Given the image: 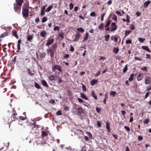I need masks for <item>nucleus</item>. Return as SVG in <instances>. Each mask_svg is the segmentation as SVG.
Instances as JSON below:
<instances>
[{"label": "nucleus", "mask_w": 151, "mask_h": 151, "mask_svg": "<svg viewBox=\"0 0 151 151\" xmlns=\"http://www.w3.org/2000/svg\"><path fill=\"white\" fill-rule=\"evenodd\" d=\"M16 4H14V9L15 12L19 14L21 11V6L24 2L23 0H16Z\"/></svg>", "instance_id": "1"}, {"label": "nucleus", "mask_w": 151, "mask_h": 151, "mask_svg": "<svg viewBox=\"0 0 151 151\" xmlns=\"http://www.w3.org/2000/svg\"><path fill=\"white\" fill-rule=\"evenodd\" d=\"M28 4L25 3L22 7V14L23 16L24 17H26L29 15V9Z\"/></svg>", "instance_id": "2"}, {"label": "nucleus", "mask_w": 151, "mask_h": 151, "mask_svg": "<svg viewBox=\"0 0 151 151\" xmlns=\"http://www.w3.org/2000/svg\"><path fill=\"white\" fill-rule=\"evenodd\" d=\"M36 139L37 143L38 144H44L46 142V141L43 137L36 138Z\"/></svg>", "instance_id": "3"}, {"label": "nucleus", "mask_w": 151, "mask_h": 151, "mask_svg": "<svg viewBox=\"0 0 151 151\" xmlns=\"http://www.w3.org/2000/svg\"><path fill=\"white\" fill-rule=\"evenodd\" d=\"M55 70H58L60 72H63L61 67L58 65H55L52 68V71H54Z\"/></svg>", "instance_id": "4"}, {"label": "nucleus", "mask_w": 151, "mask_h": 151, "mask_svg": "<svg viewBox=\"0 0 151 151\" xmlns=\"http://www.w3.org/2000/svg\"><path fill=\"white\" fill-rule=\"evenodd\" d=\"M54 41L55 40L53 38H49L47 40V42L45 44V45L47 46H49L51 45H52V44H53L54 43Z\"/></svg>", "instance_id": "5"}, {"label": "nucleus", "mask_w": 151, "mask_h": 151, "mask_svg": "<svg viewBox=\"0 0 151 151\" xmlns=\"http://www.w3.org/2000/svg\"><path fill=\"white\" fill-rule=\"evenodd\" d=\"M47 52L48 54L49 53H50V55L51 58H52L53 57V56L55 51L51 49L50 48L49 49L47 50Z\"/></svg>", "instance_id": "6"}, {"label": "nucleus", "mask_w": 151, "mask_h": 151, "mask_svg": "<svg viewBox=\"0 0 151 151\" xmlns=\"http://www.w3.org/2000/svg\"><path fill=\"white\" fill-rule=\"evenodd\" d=\"M111 32H113L116 30L117 29V26L116 25V24L114 22H112L111 25Z\"/></svg>", "instance_id": "7"}, {"label": "nucleus", "mask_w": 151, "mask_h": 151, "mask_svg": "<svg viewBox=\"0 0 151 151\" xmlns=\"http://www.w3.org/2000/svg\"><path fill=\"white\" fill-rule=\"evenodd\" d=\"M145 83L146 84L148 85L151 83V78L149 77H147L145 79Z\"/></svg>", "instance_id": "8"}, {"label": "nucleus", "mask_w": 151, "mask_h": 151, "mask_svg": "<svg viewBox=\"0 0 151 151\" xmlns=\"http://www.w3.org/2000/svg\"><path fill=\"white\" fill-rule=\"evenodd\" d=\"M77 112L76 114L78 116H80L81 115V114L83 112V110L81 107H78L77 109Z\"/></svg>", "instance_id": "9"}, {"label": "nucleus", "mask_w": 151, "mask_h": 151, "mask_svg": "<svg viewBox=\"0 0 151 151\" xmlns=\"http://www.w3.org/2000/svg\"><path fill=\"white\" fill-rule=\"evenodd\" d=\"M57 76L56 74L52 75L49 77V79L51 81H52L54 80L57 79Z\"/></svg>", "instance_id": "10"}, {"label": "nucleus", "mask_w": 151, "mask_h": 151, "mask_svg": "<svg viewBox=\"0 0 151 151\" xmlns=\"http://www.w3.org/2000/svg\"><path fill=\"white\" fill-rule=\"evenodd\" d=\"M47 5V4L46 5L43 6L41 9L40 15L42 16H43L45 14V10Z\"/></svg>", "instance_id": "11"}, {"label": "nucleus", "mask_w": 151, "mask_h": 151, "mask_svg": "<svg viewBox=\"0 0 151 151\" xmlns=\"http://www.w3.org/2000/svg\"><path fill=\"white\" fill-rule=\"evenodd\" d=\"M143 78V74L140 73L137 77V79L139 81L141 80Z\"/></svg>", "instance_id": "12"}, {"label": "nucleus", "mask_w": 151, "mask_h": 151, "mask_svg": "<svg viewBox=\"0 0 151 151\" xmlns=\"http://www.w3.org/2000/svg\"><path fill=\"white\" fill-rule=\"evenodd\" d=\"M151 2V1L150 0L147 1L143 4L144 7L145 8H147L149 5L150 4Z\"/></svg>", "instance_id": "13"}, {"label": "nucleus", "mask_w": 151, "mask_h": 151, "mask_svg": "<svg viewBox=\"0 0 151 151\" xmlns=\"http://www.w3.org/2000/svg\"><path fill=\"white\" fill-rule=\"evenodd\" d=\"M21 40L19 39L18 41L17 47L18 50L17 51V52H18L20 49V44L21 42Z\"/></svg>", "instance_id": "14"}, {"label": "nucleus", "mask_w": 151, "mask_h": 151, "mask_svg": "<svg viewBox=\"0 0 151 151\" xmlns=\"http://www.w3.org/2000/svg\"><path fill=\"white\" fill-rule=\"evenodd\" d=\"M80 33H77L75 35V39L73 41L74 42H76L78 41L80 37Z\"/></svg>", "instance_id": "15"}, {"label": "nucleus", "mask_w": 151, "mask_h": 151, "mask_svg": "<svg viewBox=\"0 0 151 151\" xmlns=\"http://www.w3.org/2000/svg\"><path fill=\"white\" fill-rule=\"evenodd\" d=\"M141 48L144 50H145L147 51L148 52H151V51L150 50L149 48L147 46H142Z\"/></svg>", "instance_id": "16"}, {"label": "nucleus", "mask_w": 151, "mask_h": 151, "mask_svg": "<svg viewBox=\"0 0 151 151\" xmlns=\"http://www.w3.org/2000/svg\"><path fill=\"white\" fill-rule=\"evenodd\" d=\"M11 119H12V121H16L18 119V118H17L15 114H12V116L11 117Z\"/></svg>", "instance_id": "17"}, {"label": "nucleus", "mask_w": 151, "mask_h": 151, "mask_svg": "<svg viewBox=\"0 0 151 151\" xmlns=\"http://www.w3.org/2000/svg\"><path fill=\"white\" fill-rule=\"evenodd\" d=\"M41 82L42 84L44 86L47 88L49 87L48 85L47 82L45 80H42L41 81Z\"/></svg>", "instance_id": "18"}, {"label": "nucleus", "mask_w": 151, "mask_h": 151, "mask_svg": "<svg viewBox=\"0 0 151 151\" xmlns=\"http://www.w3.org/2000/svg\"><path fill=\"white\" fill-rule=\"evenodd\" d=\"M98 82V80H96L94 79L93 80L91 81L90 83L92 86H93L96 83H97Z\"/></svg>", "instance_id": "19"}, {"label": "nucleus", "mask_w": 151, "mask_h": 151, "mask_svg": "<svg viewBox=\"0 0 151 151\" xmlns=\"http://www.w3.org/2000/svg\"><path fill=\"white\" fill-rule=\"evenodd\" d=\"M81 97L85 100H88V99L85 96L84 93H81Z\"/></svg>", "instance_id": "20"}, {"label": "nucleus", "mask_w": 151, "mask_h": 151, "mask_svg": "<svg viewBox=\"0 0 151 151\" xmlns=\"http://www.w3.org/2000/svg\"><path fill=\"white\" fill-rule=\"evenodd\" d=\"M89 36L88 33V32H86V34L85 35L84 37V39L83 40V42H85L87 40Z\"/></svg>", "instance_id": "21"}, {"label": "nucleus", "mask_w": 151, "mask_h": 151, "mask_svg": "<svg viewBox=\"0 0 151 151\" xmlns=\"http://www.w3.org/2000/svg\"><path fill=\"white\" fill-rule=\"evenodd\" d=\"M12 32L13 34V35L18 39V37L17 35V32L15 30H13Z\"/></svg>", "instance_id": "22"}, {"label": "nucleus", "mask_w": 151, "mask_h": 151, "mask_svg": "<svg viewBox=\"0 0 151 151\" xmlns=\"http://www.w3.org/2000/svg\"><path fill=\"white\" fill-rule=\"evenodd\" d=\"M106 128L108 130V132H109L110 130V129L109 124L108 122L106 123Z\"/></svg>", "instance_id": "23"}, {"label": "nucleus", "mask_w": 151, "mask_h": 151, "mask_svg": "<svg viewBox=\"0 0 151 151\" xmlns=\"http://www.w3.org/2000/svg\"><path fill=\"white\" fill-rule=\"evenodd\" d=\"M47 35V33L45 31H43L41 32L40 35L42 37H44Z\"/></svg>", "instance_id": "24"}, {"label": "nucleus", "mask_w": 151, "mask_h": 151, "mask_svg": "<svg viewBox=\"0 0 151 151\" xmlns=\"http://www.w3.org/2000/svg\"><path fill=\"white\" fill-rule=\"evenodd\" d=\"M67 94L70 98L72 99L73 98L72 93L69 90L68 91H67Z\"/></svg>", "instance_id": "25"}, {"label": "nucleus", "mask_w": 151, "mask_h": 151, "mask_svg": "<svg viewBox=\"0 0 151 151\" xmlns=\"http://www.w3.org/2000/svg\"><path fill=\"white\" fill-rule=\"evenodd\" d=\"M57 47V45L56 43H55L52 46V49H51L55 51H56V48Z\"/></svg>", "instance_id": "26"}, {"label": "nucleus", "mask_w": 151, "mask_h": 151, "mask_svg": "<svg viewBox=\"0 0 151 151\" xmlns=\"http://www.w3.org/2000/svg\"><path fill=\"white\" fill-rule=\"evenodd\" d=\"M53 7V6H50L46 9L45 12H49L52 9Z\"/></svg>", "instance_id": "27"}, {"label": "nucleus", "mask_w": 151, "mask_h": 151, "mask_svg": "<svg viewBox=\"0 0 151 151\" xmlns=\"http://www.w3.org/2000/svg\"><path fill=\"white\" fill-rule=\"evenodd\" d=\"M32 125L33 126V127H32V129H33L34 128H39L40 127V126L39 125H36V124L35 123H33L32 124Z\"/></svg>", "instance_id": "28"}, {"label": "nucleus", "mask_w": 151, "mask_h": 151, "mask_svg": "<svg viewBox=\"0 0 151 151\" xmlns=\"http://www.w3.org/2000/svg\"><path fill=\"white\" fill-rule=\"evenodd\" d=\"M104 24L103 23H102L100 24L99 25L98 28L100 30H102L104 29Z\"/></svg>", "instance_id": "29"}, {"label": "nucleus", "mask_w": 151, "mask_h": 151, "mask_svg": "<svg viewBox=\"0 0 151 151\" xmlns=\"http://www.w3.org/2000/svg\"><path fill=\"white\" fill-rule=\"evenodd\" d=\"M119 49L118 47H114L113 48V52L115 54H117L119 52Z\"/></svg>", "instance_id": "30"}, {"label": "nucleus", "mask_w": 151, "mask_h": 151, "mask_svg": "<svg viewBox=\"0 0 151 151\" xmlns=\"http://www.w3.org/2000/svg\"><path fill=\"white\" fill-rule=\"evenodd\" d=\"M8 35V33L6 32H5V33L0 35V37L3 38Z\"/></svg>", "instance_id": "31"}, {"label": "nucleus", "mask_w": 151, "mask_h": 151, "mask_svg": "<svg viewBox=\"0 0 151 151\" xmlns=\"http://www.w3.org/2000/svg\"><path fill=\"white\" fill-rule=\"evenodd\" d=\"M46 55V53L44 52L40 54V57L42 58H44L45 57Z\"/></svg>", "instance_id": "32"}, {"label": "nucleus", "mask_w": 151, "mask_h": 151, "mask_svg": "<svg viewBox=\"0 0 151 151\" xmlns=\"http://www.w3.org/2000/svg\"><path fill=\"white\" fill-rule=\"evenodd\" d=\"M116 94V92L113 91H111L110 92V95L111 96H114Z\"/></svg>", "instance_id": "33"}, {"label": "nucleus", "mask_w": 151, "mask_h": 151, "mask_svg": "<svg viewBox=\"0 0 151 151\" xmlns=\"http://www.w3.org/2000/svg\"><path fill=\"white\" fill-rule=\"evenodd\" d=\"M134 74L133 73L131 74L130 75V77L129 78V79H128L129 81H131L133 80V77H134Z\"/></svg>", "instance_id": "34"}, {"label": "nucleus", "mask_w": 151, "mask_h": 151, "mask_svg": "<svg viewBox=\"0 0 151 151\" xmlns=\"http://www.w3.org/2000/svg\"><path fill=\"white\" fill-rule=\"evenodd\" d=\"M110 36V35H106L105 36V41H108L109 39Z\"/></svg>", "instance_id": "35"}, {"label": "nucleus", "mask_w": 151, "mask_h": 151, "mask_svg": "<svg viewBox=\"0 0 151 151\" xmlns=\"http://www.w3.org/2000/svg\"><path fill=\"white\" fill-rule=\"evenodd\" d=\"M42 137H44L45 136H47L48 135V134L46 133L45 131H43L42 132Z\"/></svg>", "instance_id": "36"}, {"label": "nucleus", "mask_w": 151, "mask_h": 151, "mask_svg": "<svg viewBox=\"0 0 151 151\" xmlns=\"http://www.w3.org/2000/svg\"><path fill=\"white\" fill-rule=\"evenodd\" d=\"M111 21L110 20H109L108 21V22L106 23V24H105V27H108L110 25L111 23Z\"/></svg>", "instance_id": "37"}, {"label": "nucleus", "mask_w": 151, "mask_h": 151, "mask_svg": "<svg viewBox=\"0 0 151 151\" xmlns=\"http://www.w3.org/2000/svg\"><path fill=\"white\" fill-rule=\"evenodd\" d=\"M78 31L81 32L82 33H83L84 31V29L82 27L78 28L77 29Z\"/></svg>", "instance_id": "38"}, {"label": "nucleus", "mask_w": 151, "mask_h": 151, "mask_svg": "<svg viewBox=\"0 0 151 151\" xmlns=\"http://www.w3.org/2000/svg\"><path fill=\"white\" fill-rule=\"evenodd\" d=\"M86 133L88 136L89 138L90 139H91L92 138V136L91 133L90 132H86Z\"/></svg>", "instance_id": "39"}, {"label": "nucleus", "mask_w": 151, "mask_h": 151, "mask_svg": "<svg viewBox=\"0 0 151 151\" xmlns=\"http://www.w3.org/2000/svg\"><path fill=\"white\" fill-rule=\"evenodd\" d=\"M35 87L37 89H40L41 88L40 85L37 83H35Z\"/></svg>", "instance_id": "40"}, {"label": "nucleus", "mask_w": 151, "mask_h": 151, "mask_svg": "<svg viewBox=\"0 0 151 151\" xmlns=\"http://www.w3.org/2000/svg\"><path fill=\"white\" fill-rule=\"evenodd\" d=\"M91 93L92 96H93V97H94L96 100H97V96L95 95L94 92L93 91H92Z\"/></svg>", "instance_id": "41"}, {"label": "nucleus", "mask_w": 151, "mask_h": 151, "mask_svg": "<svg viewBox=\"0 0 151 151\" xmlns=\"http://www.w3.org/2000/svg\"><path fill=\"white\" fill-rule=\"evenodd\" d=\"M47 18L46 17H45L42 18V23H44L47 21Z\"/></svg>", "instance_id": "42"}, {"label": "nucleus", "mask_w": 151, "mask_h": 151, "mask_svg": "<svg viewBox=\"0 0 151 151\" xmlns=\"http://www.w3.org/2000/svg\"><path fill=\"white\" fill-rule=\"evenodd\" d=\"M33 39V36L32 35H29L27 37V40L29 41H31Z\"/></svg>", "instance_id": "43"}, {"label": "nucleus", "mask_w": 151, "mask_h": 151, "mask_svg": "<svg viewBox=\"0 0 151 151\" xmlns=\"http://www.w3.org/2000/svg\"><path fill=\"white\" fill-rule=\"evenodd\" d=\"M127 65H126L123 69V72L124 73H125L127 71V70L128 68H127Z\"/></svg>", "instance_id": "44"}, {"label": "nucleus", "mask_w": 151, "mask_h": 151, "mask_svg": "<svg viewBox=\"0 0 151 151\" xmlns=\"http://www.w3.org/2000/svg\"><path fill=\"white\" fill-rule=\"evenodd\" d=\"M131 32V31L130 30L126 31H125V36L124 37V38L126 37Z\"/></svg>", "instance_id": "45"}, {"label": "nucleus", "mask_w": 151, "mask_h": 151, "mask_svg": "<svg viewBox=\"0 0 151 151\" xmlns=\"http://www.w3.org/2000/svg\"><path fill=\"white\" fill-rule=\"evenodd\" d=\"M138 40L140 42L142 43L145 41V38H142L141 37H139L138 39Z\"/></svg>", "instance_id": "46"}, {"label": "nucleus", "mask_w": 151, "mask_h": 151, "mask_svg": "<svg viewBox=\"0 0 151 151\" xmlns=\"http://www.w3.org/2000/svg\"><path fill=\"white\" fill-rule=\"evenodd\" d=\"M108 98V96H107V95L106 94L105 95V98L103 101V102L104 103V104H106V101Z\"/></svg>", "instance_id": "47"}, {"label": "nucleus", "mask_w": 151, "mask_h": 151, "mask_svg": "<svg viewBox=\"0 0 151 151\" xmlns=\"http://www.w3.org/2000/svg\"><path fill=\"white\" fill-rule=\"evenodd\" d=\"M150 121L149 119H145L143 121V123L144 124H147Z\"/></svg>", "instance_id": "48"}, {"label": "nucleus", "mask_w": 151, "mask_h": 151, "mask_svg": "<svg viewBox=\"0 0 151 151\" xmlns=\"http://www.w3.org/2000/svg\"><path fill=\"white\" fill-rule=\"evenodd\" d=\"M64 34L63 32H62L61 33L59 34V36L62 39L64 38Z\"/></svg>", "instance_id": "49"}, {"label": "nucleus", "mask_w": 151, "mask_h": 151, "mask_svg": "<svg viewBox=\"0 0 151 151\" xmlns=\"http://www.w3.org/2000/svg\"><path fill=\"white\" fill-rule=\"evenodd\" d=\"M74 6L73 4L71 3L69 4V9L70 10H71L73 8Z\"/></svg>", "instance_id": "50"}, {"label": "nucleus", "mask_w": 151, "mask_h": 151, "mask_svg": "<svg viewBox=\"0 0 151 151\" xmlns=\"http://www.w3.org/2000/svg\"><path fill=\"white\" fill-rule=\"evenodd\" d=\"M141 69L142 70L145 71L146 72H147V67L144 66Z\"/></svg>", "instance_id": "51"}, {"label": "nucleus", "mask_w": 151, "mask_h": 151, "mask_svg": "<svg viewBox=\"0 0 151 151\" xmlns=\"http://www.w3.org/2000/svg\"><path fill=\"white\" fill-rule=\"evenodd\" d=\"M90 15L92 17H95L96 16V14L94 12H93L91 13Z\"/></svg>", "instance_id": "52"}, {"label": "nucleus", "mask_w": 151, "mask_h": 151, "mask_svg": "<svg viewBox=\"0 0 151 151\" xmlns=\"http://www.w3.org/2000/svg\"><path fill=\"white\" fill-rule=\"evenodd\" d=\"M27 70L28 72L29 73L30 76H32L34 75V73H32V71H30V70L29 68L27 69Z\"/></svg>", "instance_id": "53"}, {"label": "nucleus", "mask_w": 151, "mask_h": 151, "mask_svg": "<svg viewBox=\"0 0 151 151\" xmlns=\"http://www.w3.org/2000/svg\"><path fill=\"white\" fill-rule=\"evenodd\" d=\"M132 43V41L130 40H128L126 41V44H131Z\"/></svg>", "instance_id": "54"}, {"label": "nucleus", "mask_w": 151, "mask_h": 151, "mask_svg": "<svg viewBox=\"0 0 151 151\" xmlns=\"http://www.w3.org/2000/svg\"><path fill=\"white\" fill-rule=\"evenodd\" d=\"M146 55V59H150V60L151 59V56H150V54H147Z\"/></svg>", "instance_id": "55"}, {"label": "nucleus", "mask_w": 151, "mask_h": 151, "mask_svg": "<svg viewBox=\"0 0 151 151\" xmlns=\"http://www.w3.org/2000/svg\"><path fill=\"white\" fill-rule=\"evenodd\" d=\"M130 29L131 30H133L135 29V27H134V26L132 24H131L130 25Z\"/></svg>", "instance_id": "56"}, {"label": "nucleus", "mask_w": 151, "mask_h": 151, "mask_svg": "<svg viewBox=\"0 0 151 151\" xmlns=\"http://www.w3.org/2000/svg\"><path fill=\"white\" fill-rule=\"evenodd\" d=\"M105 15V13L102 14L101 16V20L102 21L104 20V18Z\"/></svg>", "instance_id": "57"}, {"label": "nucleus", "mask_w": 151, "mask_h": 151, "mask_svg": "<svg viewBox=\"0 0 151 151\" xmlns=\"http://www.w3.org/2000/svg\"><path fill=\"white\" fill-rule=\"evenodd\" d=\"M70 56L68 54H65L63 56V57L66 59H67Z\"/></svg>", "instance_id": "58"}, {"label": "nucleus", "mask_w": 151, "mask_h": 151, "mask_svg": "<svg viewBox=\"0 0 151 151\" xmlns=\"http://www.w3.org/2000/svg\"><path fill=\"white\" fill-rule=\"evenodd\" d=\"M54 31L57 30L58 31L59 30V27L58 26H56L54 28Z\"/></svg>", "instance_id": "59"}, {"label": "nucleus", "mask_w": 151, "mask_h": 151, "mask_svg": "<svg viewBox=\"0 0 151 151\" xmlns=\"http://www.w3.org/2000/svg\"><path fill=\"white\" fill-rule=\"evenodd\" d=\"M124 128L125 129H126L128 132H129L130 130V129L129 127L127 126H125L124 127Z\"/></svg>", "instance_id": "60"}, {"label": "nucleus", "mask_w": 151, "mask_h": 151, "mask_svg": "<svg viewBox=\"0 0 151 151\" xmlns=\"http://www.w3.org/2000/svg\"><path fill=\"white\" fill-rule=\"evenodd\" d=\"M150 92H147L146 93V94L145 96V99H146L149 96V95Z\"/></svg>", "instance_id": "61"}, {"label": "nucleus", "mask_w": 151, "mask_h": 151, "mask_svg": "<svg viewBox=\"0 0 151 151\" xmlns=\"http://www.w3.org/2000/svg\"><path fill=\"white\" fill-rule=\"evenodd\" d=\"M82 89L84 91H86V88L85 86L84 85H82Z\"/></svg>", "instance_id": "62"}, {"label": "nucleus", "mask_w": 151, "mask_h": 151, "mask_svg": "<svg viewBox=\"0 0 151 151\" xmlns=\"http://www.w3.org/2000/svg\"><path fill=\"white\" fill-rule=\"evenodd\" d=\"M96 111L98 113H99L101 111V109H100L98 107H96Z\"/></svg>", "instance_id": "63"}, {"label": "nucleus", "mask_w": 151, "mask_h": 151, "mask_svg": "<svg viewBox=\"0 0 151 151\" xmlns=\"http://www.w3.org/2000/svg\"><path fill=\"white\" fill-rule=\"evenodd\" d=\"M76 131L77 133H79L80 134H81V133H83V131L80 129H77L76 130Z\"/></svg>", "instance_id": "64"}]
</instances>
